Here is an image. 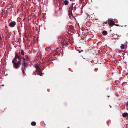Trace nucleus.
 Listing matches in <instances>:
<instances>
[{"mask_svg":"<svg viewBox=\"0 0 128 128\" xmlns=\"http://www.w3.org/2000/svg\"><path fill=\"white\" fill-rule=\"evenodd\" d=\"M15 61H16L15 60H13L12 61V63L14 64V67L18 69L19 68L20 66V64L21 60L20 59H19L18 60V62L17 63Z\"/></svg>","mask_w":128,"mask_h":128,"instance_id":"1","label":"nucleus"},{"mask_svg":"<svg viewBox=\"0 0 128 128\" xmlns=\"http://www.w3.org/2000/svg\"><path fill=\"white\" fill-rule=\"evenodd\" d=\"M35 67L36 69V71L38 72L39 75L42 76V74H44V73L42 72V70L40 69V67L38 65H35Z\"/></svg>","mask_w":128,"mask_h":128,"instance_id":"2","label":"nucleus"},{"mask_svg":"<svg viewBox=\"0 0 128 128\" xmlns=\"http://www.w3.org/2000/svg\"><path fill=\"white\" fill-rule=\"evenodd\" d=\"M22 66V68L23 69L22 72L23 73H24V72L26 70L27 66V63L25 61H24L23 62Z\"/></svg>","mask_w":128,"mask_h":128,"instance_id":"3","label":"nucleus"},{"mask_svg":"<svg viewBox=\"0 0 128 128\" xmlns=\"http://www.w3.org/2000/svg\"><path fill=\"white\" fill-rule=\"evenodd\" d=\"M21 56L20 53L17 54L15 55V58L14 60H15L17 61V59L18 58V60L19 59H20Z\"/></svg>","mask_w":128,"mask_h":128,"instance_id":"4","label":"nucleus"},{"mask_svg":"<svg viewBox=\"0 0 128 128\" xmlns=\"http://www.w3.org/2000/svg\"><path fill=\"white\" fill-rule=\"evenodd\" d=\"M16 22L14 21H12L9 23V26L12 28H13L15 26L16 24Z\"/></svg>","mask_w":128,"mask_h":128,"instance_id":"5","label":"nucleus"},{"mask_svg":"<svg viewBox=\"0 0 128 128\" xmlns=\"http://www.w3.org/2000/svg\"><path fill=\"white\" fill-rule=\"evenodd\" d=\"M114 23V21L112 20H111L109 21V24L110 26L113 25Z\"/></svg>","mask_w":128,"mask_h":128,"instance_id":"6","label":"nucleus"},{"mask_svg":"<svg viewBox=\"0 0 128 128\" xmlns=\"http://www.w3.org/2000/svg\"><path fill=\"white\" fill-rule=\"evenodd\" d=\"M128 114L126 112H124L122 114V116L123 117H126L128 115Z\"/></svg>","mask_w":128,"mask_h":128,"instance_id":"7","label":"nucleus"},{"mask_svg":"<svg viewBox=\"0 0 128 128\" xmlns=\"http://www.w3.org/2000/svg\"><path fill=\"white\" fill-rule=\"evenodd\" d=\"M102 33L104 35H106L107 34L108 32L104 30L103 31Z\"/></svg>","mask_w":128,"mask_h":128,"instance_id":"8","label":"nucleus"},{"mask_svg":"<svg viewBox=\"0 0 128 128\" xmlns=\"http://www.w3.org/2000/svg\"><path fill=\"white\" fill-rule=\"evenodd\" d=\"M64 4L65 5H67L69 3L68 1L66 0H65L64 1Z\"/></svg>","mask_w":128,"mask_h":128,"instance_id":"9","label":"nucleus"},{"mask_svg":"<svg viewBox=\"0 0 128 128\" xmlns=\"http://www.w3.org/2000/svg\"><path fill=\"white\" fill-rule=\"evenodd\" d=\"M72 10L71 9L69 8L68 10L69 13L70 14H72Z\"/></svg>","mask_w":128,"mask_h":128,"instance_id":"10","label":"nucleus"},{"mask_svg":"<svg viewBox=\"0 0 128 128\" xmlns=\"http://www.w3.org/2000/svg\"><path fill=\"white\" fill-rule=\"evenodd\" d=\"M36 123L35 122H32L31 123V124L32 126H35L36 125Z\"/></svg>","mask_w":128,"mask_h":128,"instance_id":"11","label":"nucleus"},{"mask_svg":"<svg viewBox=\"0 0 128 128\" xmlns=\"http://www.w3.org/2000/svg\"><path fill=\"white\" fill-rule=\"evenodd\" d=\"M20 53L22 56H24V52L23 50H21Z\"/></svg>","mask_w":128,"mask_h":128,"instance_id":"12","label":"nucleus"},{"mask_svg":"<svg viewBox=\"0 0 128 128\" xmlns=\"http://www.w3.org/2000/svg\"><path fill=\"white\" fill-rule=\"evenodd\" d=\"M121 48L122 49H124V45L123 44H122L121 46H120Z\"/></svg>","mask_w":128,"mask_h":128,"instance_id":"13","label":"nucleus"},{"mask_svg":"<svg viewBox=\"0 0 128 128\" xmlns=\"http://www.w3.org/2000/svg\"><path fill=\"white\" fill-rule=\"evenodd\" d=\"M73 5V3H72V6H71V7L69 8L71 9V10H72Z\"/></svg>","mask_w":128,"mask_h":128,"instance_id":"14","label":"nucleus"},{"mask_svg":"<svg viewBox=\"0 0 128 128\" xmlns=\"http://www.w3.org/2000/svg\"><path fill=\"white\" fill-rule=\"evenodd\" d=\"M0 41H2V38L1 36V35L0 34Z\"/></svg>","mask_w":128,"mask_h":128,"instance_id":"15","label":"nucleus"},{"mask_svg":"<svg viewBox=\"0 0 128 128\" xmlns=\"http://www.w3.org/2000/svg\"><path fill=\"white\" fill-rule=\"evenodd\" d=\"M68 128H69V127H68Z\"/></svg>","mask_w":128,"mask_h":128,"instance_id":"16","label":"nucleus"}]
</instances>
